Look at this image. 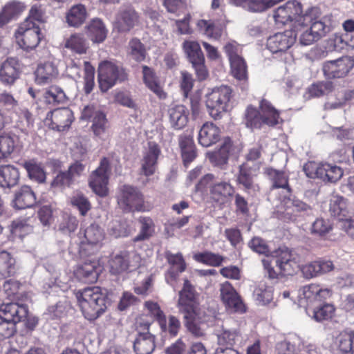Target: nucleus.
<instances>
[{
    "instance_id": "f257e3e1",
    "label": "nucleus",
    "mask_w": 354,
    "mask_h": 354,
    "mask_svg": "<svg viewBox=\"0 0 354 354\" xmlns=\"http://www.w3.org/2000/svg\"><path fill=\"white\" fill-rule=\"evenodd\" d=\"M178 306L183 314L184 324L189 332L196 337L205 335L203 324L207 322L206 313L198 301V295L194 286L185 279L179 292Z\"/></svg>"
},
{
    "instance_id": "f03ea898",
    "label": "nucleus",
    "mask_w": 354,
    "mask_h": 354,
    "mask_svg": "<svg viewBox=\"0 0 354 354\" xmlns=\"http://www.w3.org/2000/svg\"><path fill=\"white\" fill-rule=\"evenodd\" d=\"M332 296V290L317 283L302 287L299 301L301 306L313 308V317L317 322L331 318L335 313L333 304L325 302Z\"/></svg>"
},
{
    "instance_id": "7ed1b4c3",
    "label": "nucleus",
    "mask_w": 354,
    "mask_h": 354,
    "mask_svg": "<svg viewBox=\"0 0 354 354\" xmlns=\"http://www.w3.org/2000/svg\"><path fill=\"white\" fill-rule=\"evenodd\" d=\"M76 298L86 319L94 320L104 313L106 309V292L99 286H93L80 290Z\"/></svg>"
},
{
    "instance_id": "20e7f679",
    "label": "nucleus",
    "mask_w": 354,
    "mask_h": 354,
    "mask_svg": "<svg viewBox=\"0 0 354 354\" xmlns=\"http://www.w3.org/2000/svg\"><path fill=\"white\" fill-rule=\"evenodd\" d=\"M28 308L17 303L3 304L0 306V338H10L16 332V324L26 319Z\"/></svg>"
},
{
    "instance_id": "39448f33",
    "label": "nucleus",
    "mask_w": 354,
    "mask_h": 354,
    "mask_svg": "<svg viewBox=\"0 0 354 354\" xmlns=\"http://www.w3.org/2000/svg\"><path fill=\"white\" fill-rule=\"evenodd\" d=\"M232 97V89L225 85L212 88L205 97V106L209 115L214 120L221 118L222 114L228 111Z\"/></svg>"
},
{
    "instance_id": "423d86ee",
    "label": "nucleus",
    "mask_w": 354,
    "mask_h": 354,
    "mask_svg": "<svg viewBox=\"0 0 354 354\" xmlns=\"http://www.w3.org/2000/svg\"><path fill=\"white\" fill-rule=\"evenodd\" d=\"M16 44L24 50L30 52L35 50L45 39V35L36 24L24 20L15 31Z\"/></svg>"
},
{
    "instance_id": "0eeeda50",
    "label": "nucleus",
    "mask_w": 354,
    "mask_h": 354,
    "mask_svg": "<svg viewBox=\"0 0 354 354\" xmlns=\"http://www.w3.org/2000/svg\"><path fill=\"white\" fill-rule=\"evenodd\" d=\"M97 72L99 86L102 92L108 91L118 82L127 80L129 76L125 68L110 61L102 62L99 64Z\"/></svg>"
},
{
    "instance_id": "6e6552de",
    "label": "nucleus",
    "mask_w": 354,
    "mask_h": 354,
    "mask_svg": "<svg viewBox=\"0 0 354 354\" xmlns=\"http://www.w3.org/2000/svg\"><path fill=\"white\" fill-rule=\"evenodd\" d=\"M118 204L124 213L145 211L142 194L137 187L131 185H124L120 187Z\"/></svg>"
},
{
    "instance_id": "1a4fd4ad",
    "label": "nucleus",
    "mask_w": 354,
    "mask_h": 354,
    "mask_svg": "<svg viewBox=\"0 0 354 354\" xmlns=\"http://www.w3.org/2000/svg\"><path fill=\"white\" fill-rule=\"evenodd\" d=\"M303 169L309 178H318L332 183L337 182L344 174L340 167L328 163L317 165L315 162H308L304 165Z\"/></svg>"
},
{
    "instance_id": "9d476101",
    "label": "nucleus",
    "mask_w": 354,
    "mask_h": 354,
    "mask_svg": "<svg viewBox=\"0 0 354 354\" xmlns=\"http://www.w3.org/2000/svg\"><path fill=\"white\" fill-rule=\"evenodd\" d=\"M140 261L141 257L136 251H120L110 259V272L118 274L135 269L140 266Z\"/></svg>"
},
{
    "instance_id": "9b49d317",
    "label": "nucleus",
    "mask_w": 354,
    "mask_h": 354,
    "mask_svg": "<svg viewBox=\"0 0 354 354\" xmlns=\"http://www.w3.org/2000/svg\"><path fill=\"white\" fill-rule=\"evenodd\" d=\"M261 166L260 161L254 163L244 162L239 166L236 182L248 194L254 193L259 189L254 179L259 174Z\"/></svg>"
},
{
    "instance_id": "f8f14e48",
    "label": "nucleus",
    "mask_w": 354,
    "mask_h": 354,
    "mask_svg": "<svg viewBox=\"0 0 354 354\" xmlns=\"http://www.w3.org/2000/svg\"><path fill=\"white\" fill-rule=\"evenodd\" d=\"M271 255L281 275H293L299 268L295 254L288 248H280L272 252Z\"/></svg>"
},
{
    "instance_id": "ddd939ff",
    "label": "nucleus",
    "mask_w": 354,
    "mask_h": 354,
    "mask_svg": "<svg viewBox=\"0 0 354 354\" xmlns=\"http://www.w3.org/2000/svg\"><path fill=\"white\" fill-rule=\"evenodd\" d=\"M73 120V113L69 108H59L50 111L44 122L49 129L60 132L68 131Z\"/></svg>"
},
{
    "instance_id": "4468645a",
    "label": "nucleus",
    "mask_w": 354,
    "mask_h": 354,
    "mask_svg": "<svg viewBox=\"0 0 354 354\" xmlns=\"http://www.w3.org/2000/svg\"><path fill=\"white\" fill-rule=\"evenodd\" d=\"M354 66V59L349 56H343L335 60L326 62L323 65V72L328 79L343 78Z\"/></svg>"
},
{
    "instance_id": "2eb2a0df",
    "label": "nucleus",
    "mask_w": 354,
    "mask_h": 354,
    "mask_svg": "<svg viewBox=\"0 0 354 354\" xmlns=\"http://www.w3.org/2000/svg\"><path fill=\"white\" fill-rule=\"evenodd\" d=\"M109 163L107 158L102 159L100 166L91 174L89 185L92 190L100 196H104L108 193V170Z\"/></svg>"
},
{
    "instance_id": "dca6fc26",
    "label": "nucleus",
    "mask_w": 354,
    "mask_h": 354,
    "mask_svg": "<svg viewBox=\"0 0 354 354\" xmlns=\"http://www.w3.org/2000/svg\"><path fill=\"white\" fill-rule=\"evenodd\" d=\"M139 19L140 16L132 6H123L115 15L114 26L119 32H128L139 22Z\"/></svg>"
},
{
    "instance_id": "f3484780",
    "label": "nucleus",
    "mask_w": 354,
    "mask_h": 354,
    "mask_svg": "<svg viewBox=\"0 0 354 354\" xmlns=\"http://www.w3.org/2000/svg\"><path fill=\"white\" fill-rule=\"evenodd\" d=\"M301 12V3L297 0H292L274 10L273 17L277 24L286 25L294 22L295 25L298 15Z\"/></svg>"
},
{
    "instance_id": "a211bd4d",
    "label": "nucleus",
    "mask_w": 354,
    "mask_h": 354,
    "mask_svg": "<svg viewBox=\"0 0 354 354\" xmlns=\"http://www.w3.org/2000/svg\"><path fill=\"white\" fill-rule=\"evenodd\" d=\"M296 34L291 30L277 32L267 39V48L272 53L288 50L296 41Z\"/></svg>"
},
{
    "instance_id": "6ab92c4d",
    "label": "nucleus",
    "mask_w": 354,
    "mask_h": 354,
    "mask_svg": "<svg viewBox=\"0 0 354 354\" xmlns=\"http://www.w3.org/2000/svg\"><path fill=\"white\" fill-rule=\"evenodd\" d=\"M21 70V64L18 58L8 57L0 66V82L4 85H13L19 78Z\"/></svg>"
},
{
    "instance_id": "aec40b11",
    "label": "nucleus",
    "mask_w": 354,
    "mask_h": 354,
    "mask_svg": "<svg viewBox=\"0 0 354 354\" xmlns=\"http://www.w3.org/2000/svg\"><path fill=\"white\" fill-rule=\"evenodd\" d=\"M149 324H144L145 331L138 330L133 341V350L136 354H152L155 348V336L149 332Z\"/></svg>"
},
{
    "instance_id": "412c9836",
    "label": "nucleus",
    "mask_w": 354,
    "mask_h": 354,
    "mask_svg": "<svg viewBox=\"0 0 354 354\" xmlns=\"http://www.w3.org/2000/svg\"><path fill=\"white\" fill-rule=\"evenodd\" d=\"M220 292L221 299L229 310L238 313L245 311L240 297L229 282L221 284Z\"/></svg>"
},
{
    "instance_id": "4be33fe9",
    "label": "nucleus",
    "mask_w": 354,
    "mask_h": 354,
    "mask_svg": "<svg viewBox=\"0 0 354 354\" xmlns=\"http://www.w3.org/2000/svg\"><path fill=\"white\" fill-rule=\"evenodd\" d=\"M102 268L95 259H87L79 265L75 270V275L84 283H95L98 278Z\"/></svg>"
},
{
    "instance_id": "5701e85b",
    "label": "nucleus",
    "mask_w": 354,
    "mask_h": 354,
    "mask_svg": "<svg viewBox=\"0 0 354 354\" xmlns=\"http://www.w3.org/2000/svg\"><path fill=\"white\" fill-rule=\"evenodd\" d=\"M160 153V150L158 145L154 142H149L148 149L144 153L141 164L142 172L146 176L154 174Z\"/></svg>"
},
{
    "instance_id": "b1692460",
    "label": "nucleus",
    "mask_w": 354,
    "mask_h": 354,
    "mask_svg": "<svg viewBox=\"0 0 354 354\" xmlns=\"http://www.w3.org/2000/svg\"><path fill=\"white\" fill-rule=\"evenodd\" d=\"M26 8V4L20 1L12 0L6 3L0 12V27L6 25L11 20L18 18Z\"/></svg>"
},
{
    "instance_id": "393cba45",
    "label": "nucleus",
    "mask_w": 354,
    "mask_h": 354,
    "mask_svg": "<svg viewBox=\"0 0 354 354\" xmlns=\"http://www.w3.org/2000/svg\"><path fill=\"white\" fill-rule=\"evenodd\" d=\"M259 108L263 118L264 125L274 127L282 124L283 120L280 116V111L277 110L270 101L262 99Z\"/></svg>"
},
{
    "instance_id": "a878e982",
    "label": "nucleus",
    "mask_w": 354,
    "mask_h": 354,
    "mask_svg": "<svg viewBox=\"0 0 354 354\" xmlns=\"http://www.w3.org/2000/svg\"><path fill=\"white\" fill-rule=\"evenodd\" d=\"M37 203L36 196L30 186L23 185L15 193L14 207L19 209L30 208Z\"/></svg>"
},
{
    "instance_id": "bb28decb",
    "label": "nucleus",
    "mask_w": 354,
    "mask_h": 354,
    "mask_svg": "<svg viewBox=\"0 0 354 354\" xmlns=\"http://www.w3.org/2000/svg\"><path fill=\"white\" fill-rule=\"evenodd\" d=\"M35 74L37 84H45L51 83L56 80L59 71L53 63L46 62L38 64Z\"/></svg>"
},
{
    "instance_id": "cd10ccee",
    "label": "nucleus",
    "mask_w": 354,
    "mask_h": 354,
    "mask_svg": "<svg viewBox=\"0 0 354 354\" xmlns=\"http://www.w3.org/2000/svg\"><path fill=\"white\" fill-rule=\"evenodd\" d=\"M85 28L88 37L93 43H102L107 37L108 30L102 20L99 18L93 19Z\"/></svg>"
},
{
    "instance_id": "c85d7f7f",
    "label": "nucleus",
    "mask_w": 354,
    "mask_h": 354,
    "mask_svg": "<svg viewBox=\"0 0 354 354\" xmlns=\"http://www.w3.org/2000/svg\"><path fill=\"white\" fill-rule=\"evenodd\" d=\"M20 178L19 169L11 165L0 167V187L10 189L15 187Z\"/></svg>"
},
{
    "instance_id": "c756f323",
    "label": "nucleus",
    "mask_w": 354,
    "mask_h": 354,
    "mask_svg": "<svg viewBox=\"0 0 354 354\" xmlns=\"http://www.w3.org/2000/svg\"><path fill=\"white\" fill-rule=\"evenodd\" d=\"M196 28L202 35L209 39H218L223 34V27L214 20L199 19L196 22Z\"/></svg>"
},
{
    "instance_id": "7c9ffc66",
    "label": "nucleus",
    "mask_w": 354,
    "mask_h": 354,
    "mask_svg": "<svg viewBox=\"0 0 354 354\" xmlns=\"http://www.w3.org/2000/svg\"><path fill=\"white\" fill-rule=\"evenodd\" d=\"M217 344L218 347L232 348L241 338L239 331L236 329H229L223 326L216 330Z\"/></svg>"
},
{
    "instance_id": "2f4dec72",
    "label": "nucleus",
    "mask_w": 354,
    "mask_h": 354,
    "mask_svg": "<svg viewBox=\"0 0 354 354\" xmlns=\"http://www.w3.org/2000/svg\"><path fill=\"white\" fill-rule=\"evenodd\" d=\"M179 145L183 165L187 167L196 157L195 145L190 134L181 136L179 139Z\"/></svg>"
},
{
    "instance_id": "473e14b6",
    "label": "nucleus",
    "mask_w": 354,
    "mask_h": 354,
    "mask_svg": "<svg viewBox=\"0 0 354 354\" xmlns=\"http://www.w3.org/2000/svg\"><path fill=\"white\" fill-rule=\"evenodd\" d=\"M171 125L176 129H181L188 122L189 111L185 106L177 104L168 111Z\"/></svg>"
},
{
    "instance_id": "72a5a7b5",
    "label": "nucleus",
    "mask_w": 354,
    "mask_h": 354,
    "mask_svg": "<svg viewBox=\"0 0 354 354\" xmlns=\"http://www.w3.org/2000/svg\"><path fill=\"white\" fill-rule=\"evenodd\" d=\"M87 11L84 5L78 3L73 6L66 14V20L69 26L78 28L86 21Z\"/></svg>"
},
{
    "instance_id": "f704fd0d",
    "label": "nucleus",
    "mask_w": 354,
    "mask_h": 354,
    "mask_svg": "<svg viewBox=\"0 0 354 354\" xmlns=\"http://www.w3.org/2000/svg\"><path fill=\"white\" fill-rule=\"evenodd\" d=\"M143 81L146 86L159 98L165 99L167 93L158 82L156 74L152 68L147 66H142Z\"/></svg>"
},
{
    "instance_id": "c9c22d12",
    "label": "nucleus",
    "mask_w": 354,
    "mask_h": 354,
    "mask_svg": "<svg viewBox=\"0 0 354 354\" xmlns=\"http://www.w3.org/2000/svg\"><path fill=\"white\" fill-rule=\"evenodd\" d=\"M234 192V187L227 182L216 183L210 188L212 198L220 203H225L228 198L233 195Z\"/></svg>"
},
{
    "instance_id": "e433bc0d",
    "label": "nucleus",
    "mask_w": 354,
    "mask_h": 354,
    "mask_svg": "<svg viewBox=\"0 0 354 354\" xmlns=\"http://www.w3.org/2000/svg\"><path fill=\"white\" fill-rule=\"evenodd\" d=\"M283 205L287 214H310L311 207L302 201L294 198H286L283 201Z\"/></svg>"
},
{
    "instance_id": "4c0bfd02",
    "label": "nucleus",
    "mask_w": 354,
    "mask_h": 354,
    "mask_svg": "<svg viewBox=\"0 0 354 354\" xmlns=\"http://www.w3.org/2000/svg\"><path fill=\"white\" fill-rule=\"evenodd\" d=\"M64 47L79 55L86 54L88 49L86 39L80 33L72 34L67 38L65 41Z\"/></svg>"
},
{
    "instance_id": "58836bf2",
    "label": "nucleus",
    "mask_w": 354,
    "mask_h": 354,
    "mask_svg": "<svg viewBox=\"0 0 354 354\" xmlns=\"http://www.w3.org/2000/svg\"><path fill=\"white\" fill-rule=\"evenodd\" d=\"M301 339L297 335H292L279 342L276 348L281 354H295L301 351Z\"/></svg>"
},
{
    "instance_id": "ea45409f",
    "label": "nucleus",
    "mask_w": 354,
    "mask_h": 354,
    "mask_svg": "<svg viewBox=\"0 0 354 354\" xmlns=\"http://www.w3.org/2000/svg\"><path fill=\"white\" fill-rule=\"evenodd\" d=\"M232 147V142L229 138H227L219 150L209 155V159L210 162L221 167L227 165Z\"/></svg>"
},
{
    "instance_id": "a19ab883",
    "label": "nucleus",
    "mask_w": 354,
    "mask_h": 354,
    "mask_svg": "<svg viewBox=\"0 0 354 354\" xmlns=\"http://www.w3.org/2000/svg\"><path fill=\"white\" fill-rule=\"evenodd\" d=\"M329 211L332 216L337 217L339 220L346 219L348 214L346 200L339 195L332 196Z\"/></svg>"
},
{
    "instance_id": "79ce46f5",
    "label": "nucleus",
    "mask_w": 354,
    "mask_h": 354,
    "mask_svg": "<svg viewBox=\"0 0 354 354\" xmlns=\"http://www.w3.org/2000/svg\"><path fill=\"white\" fill-rule=\"evenodd\" d=\"M107 232L110 236L118 239L128 236L131 232V229L127 221L115 219L109 223Z\"/></svg>"
},
{
    "instance_id": "37998d69",
    "label": "nucleus",
    "mask_w": 354,
    "mask_h": 354,
    "mask_svg": "<svg viewBox=\"0 0 354 354\" xmlns=\"http://www.w3.org/2000/svg\"><path fill=\"white\" fill-rule=\"evenodd\" d=\"M28 177L39 183H43L46 178V174L41 163L34 159L25 161L23 164Z\"/></svg>"
},
{
    "instance_id": "c03bdc74",
    "label": "nucleus",
    "mask_w": 354,
    "mask_h": 354,
    "mask_svg": "<svg viewBox=\"0 0 354 354\" xmlns=\"http://www.w3.org/2000/svg\"><path fill=\"white\" fill-rule=\"evenodd\" d=\"M182 48L190 63L205 59L200 44L196 41L185 40Z\"/></svg>"
},
{
    "instance_id": "a18cd8bd",
    "label": "nucleus",
    "mask_w": 354,
    "mask_h": 354,
    "mask_svg": "<svg viewBox=\"0 0 354 354\" xmlns=\"http://www.w3.org/2000/svg\"><path fill=\"white\" fill-rule=\"evenodd\" d=\"M245 124L247 127L254 129H260L264 125L263 118L260 109L249 105L245 111Z\"/></svg>"
},
{
    "instance_id": "49530a36",
    "label": "nucleus",
    "mask_w": 354,
    "mask_h": 354,
    "mask_svg": "<svg viewBox=\"0 0 354 354\" xmlns=\"http://www.w3.org/2000/svg\"><path fill=\"white\" fill-rule=\"evenodd\" d=\"M127 54L134 61L142 62L145 59L147 52L141 41L135 37L132 38L128 44Z\"/></svg>"
},
{
    "instance_id": "de8ad7c7",
    "label": "nucleus",
    "mask_w": 354,
    "mask_h": 354,
    "mask_svg": "<svg viewBox=\"0 0 354 354\" xmlns=\"http://www.w3.org/2000/svg\"><path fill=\"white\" fill-rule=\"evenodd\" d=\"M17 116L16 121L17 127L22 132L28 131L33 127L34 117L32 113L26 107L20 106L15 113Z\"/></svg>"
},
{
    "instance_id": "09e8293b",
    "label": "nucleus",
    "mask_w": 354,
    "mask_h": 354,
    "mask_svg": "<svg viewBox=\"0 0 354 354\" xmlns=\"http://www.w3.org/2000/svg\"><path fill=\"white\" fill-rule=\"evenodd\" d=\"M140 223V232L133 239V242H139L149 239L155 232V225L150 217L141 216L139 218Z\"/></svg>"
},
{
    "instance_id": "8fccbe9b",
    "label": "nucleus",
    "mask_w": 354,
    "mask_h": 354,
    "mask_svg": "<svg viewBox=\"0 0 354 354\" xmlns=\"http://www.w3.org/2000/svg\"><path fill=\"white\" fill-rule=\"evenodd\" d=\"M16 271L15 260L6 251L0 252V277L7 278Z\"/></svg>"
},
{
    "instance_id": "3c124183",
    "label": "nucleus",
    "mask_w": 354,
    "mask_h": 354,
    "mask_svg": "<svg viewBox=\"0 0 354 354\" xmlns=\"http://www.w3.org/2000/svg\"><path fill=\"white\" fill-rule=\"evenodd\" d=\"M165 258L171 266L169 272L171 277H175L178 273L183 272L186 268V263L181 253L172 254L169 251L165 252Z\"/></svg>"
},
{
    "instance_id": "603ef678",
    "label": "nucleus",
    "mask_w": 354,
    "mask_h": 354,
    "mask_svg": "<svg viewBox=\"0 0 354 354\" xmlns=\"http://www.w3.org/2000/svg\"><path fill=\"white\" fill-rule=\"evenodd\" d=\"M194 259L197 262L214 267L220 266L223 261L221 255L209 251L196 253Z\"/></svg>"
},
{
    "instance_id": "864d4df0",
    "label": "nucleus",
    "mask_w": 354,
    "mask_h": 354,
    "mask_svg": "<svg viewBox=\"0 0 354 354\" xmlns=\"http://www.w3.org/2000/svg\"><path fill=\"white\" fill-rule=\"evenodd\" d=\"M162 331L168 333L171 336H176L181 328L180 320L174 315L169 316L167 319L165 315L158 322Z\"/></svg>"
},
{
    "instance_id": "5fc2aeb1",
    "label": "nucleus",
    "mask_w": 354,
    "mask_h": 354,
    "mask_svg": "<svg viewBox=\"0 0 354 354\" xmlns=\"http://www.w3.org/2000/svg\"><path fill=\"white\" fill-rule=\"evenodd\" d=\"M265 174L272 181V187L273 188H286L288 187V177L283 171L268 167L265 170Z\"/></svg>"
},
{
    "instance_id": "6e6d98bb",
    "label": "nucleus",
    "mask_w": 354,
    "mask_h": 354,
    "mask_svg": "<svg viewBox=\"0 0 354 354\" xmlns=\"http://www.w3.org/2000/svg\"><path fill=\"white\" fill-rule=\"evenodd\" d=\"M254 297L261 305L270 304L273 299L272 287L260 283L254 290Z\"/></svg>"
},
{
    "instance_id": "4d7b16f0",
    "label": "nucleus",
    "mask_w": 354,
    "mask_h": 354,
    "mask_svg": "<svg viewBox=\"0 0 354 354\" xmlns=\"http://www.w3.org/2000/svg\"><path fill=\"white\" fill-rule=\"evenodd\" d=\"M232 75L239 80L248 79L247 64L245 59L241 57L230 61Z\"/></svg>"
},
{
    "instance_id": "13d9d810",
    "label": "nucleus",
    "mask_w": 354,
    "mask_h": 354,
    "mask_svg": "<svg viewBox=\"0 0 354 354\" xmlns=\"http://www.w3.org/2000/svg\"><path fill=\"white\" fill-rule=\"evenodd\" d=\"M320 12L317 8H310L304 13L298 15L297 18L295 26H299L301 27H306L308 25L313 24L315 21L319 19Z\"/></svg>"
},
{
    "instance_id": "bf43d9fd",
    "label": "nucleus",
    "mask_w": 354,
    "mask_h": 354,
    "mask_svg": "<svg viewBox=\"0 0 354 354\" xmlns=\"http://www.w3.org/2000/svg\"><path fill=\"white\" fill-rule=\"evenodd\" d=\"M84 237L89 244H97L104 239V232L101 227L96 224H91L84 230Z\"/></svg>"
},
{
    "instance_id": "052dcab7",
    "label": "nucleus",
    "mask_w": 354,
    "mask_h": 354,
    "mask_svg": "<svg viewBox=\"0 0 354 354\" xmlns=\"http://www.w3.org/2000/svg\"><path fill=\"white\" fill-rule=\"evenodd\" d=\"M333 84L331 82H318L308 88V93L311 97H318L333 91Z\"/></svg>"
},
{
    "instance_id": "680f3d73",
    "label": "nucleus",
    "mask_w": 354,
    "mask_h": 354,
    "mask_svg": "<svg viewBox=\"0 0 354 354\" xmlns=\"http://www.w3.org/2000/svg\"><path fill=\"white\" fill-rule=\"evenodd\" d=\"M333 229L332 225L328 220L317 218L312 224L310 232L317 236H324Z\"/></svg>"
},
{
    "instance_id": "e2e57ef3",
    "label": "nucleus",
    "mask_w": 354,
    "mask_h": 354,
    "mask_svg": "<svg viewBox=\"0 0 354 354\" xmlns=\"http://www.w3.org/2000/svg\"><path fill=\"white\" fill-rule=\"evenodd\" d=\"M63 90L56 86H51L44 93L45 101L48 104H56L63 102L65 99Z\"/></svg>"
},
{
    "instance_id": "0e129e2a",
    "label": "nucleus",
    "mask_w": 354,
    "mask_h": 354,
    "mask_svg": "<svg viewBox=\"0 0 354 354\" xmlns=\"http://www.w3.org/2000/svg\"><path fill=\"white\" fill-rule=\"evenodd\" d=\"M337 344L342 353L354 354V333L341 334L337 337Z\"/></svg>"
},
{
    "instance_id": "69168bd1",
    "label": "nucleus",
    "mask_w": 354,
    "mask_h": 354,
    "mask_svg": "<svg viewBox=\"0 0 354 354\" xmlns=\"http://www.w3.org/2000/svg\"><path fill=\"white\" fill-rule=\"evenodd\" d=\"M32 227L24 220H17L12 221L10 225V232L15 236L20 238L24 237L32 232Z\"/></svg>"
},
{
    "instance_id": "338daca9",
    "label": "nucleus",
    "mask_w": 354,
    "mask_h": 354,
    "mask_svg": "<svg viewBox=\"0 0 354 354\" xmlns=\"http://www.w3.org/2000/svg\"><path fill=\"white\" fill-rule=\"evenodd\" d=\"M15 147V142L10 134L0 135V159L10 155Z\"/></svg>"
},
{
    "instance_id": "774afa93",
    "label": "nucleus",
    "mask_w": 354,
    "mask_h": 354,
    "mask_svg": "<svg viewBox=\"0 0 354 354\" xmlns=\"http://www.w3.org/2000/svg\"><path fill=\"white\" fill-rule=\"evenodd\" d=\"M71 204L76 207L82 215H85L91 208L88 199L81 193L75 194L71 198Z\"/></svg>"
}]
</instances>
